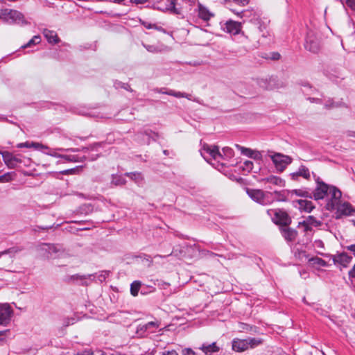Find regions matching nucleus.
Segmentation results:
<instances>
[{
	"label": "nucleus",
	"instance_id": "f257e3e1",
	"mask_svg": "<svg viewBox=\"0 0 355 355\" xmlns=\"http://www.w3.org/2000/svg\"><path fill=\"white\" fill-rule=\"evenodd\" d=\"M230 10L243 19V23L248 21L257 26L260 32H263L270 23L268 17L263 16L262 12L258 9H248L241 11L230 9Z\"/></svg>",
	"mask_w": 355,
	"mask_h": 355
},
{
	"label": "nucleus",
	"instance_id": "f03ea898",
	"mask_svg": "<svg viewBox=\"0 0 355 355\" xmlns=\"http://www.w3.org/2000/svg\"><path fill=\"white\" fill-rule=\"evenodd\" d=\"M0 18L8 24H17L24 26L30 24L26 19L23 13L13 9H0Z\"/></svg>",
	"mask_w": 355,
	"mask_h": 355
},
{
	"label": "nucleus",
	"instance_id": "7ed1b4c3",
	"mask_svg": "<svg viewBox=\"0 0 355 355\" xmlns=\"http://www.w3.org/2000/svg\"><path fill=\"white\" fill-rule=\"evenodd\" d=\"M37 249L40 255L46 259H58L66 255L65 250L60 244L42 243Z\"/></svg>",
	"mask_w": 355,
	"mask_h": 355
},
{
	"label": "nucleus",
	"instance_id": "20e7f679",
	"mask_svg": "<svg viewBox=\"0 0 355 355\" xmlns=\"http://www.w3.org/2000/svg\"><path fill=\"white\" fill-rule=\"evenodd\" d=\"M178 0H158L153 2V7L154 9L160 10L164 12H168L175 15H182V10L177 6Z\"/></svg>",
	"mask_w": 355,
	"mask_h": 355
},
{
	"label": "nucleus",
	"instance_id": "39448f33",
	"mask_svg": "<svg viewBox=\"0 0 355 355\" xmlns=\"http://www.w3.org/2000/svg\"><path fill=\"white\" fill-rule=\"evenodd\" d=\"M267 214L271 218L272 222L277 225L288 226L291 223V218L284 209H268Z\"/></svg>",
	"mask_w": 355,
	"mask_h": 355
},
{
	"label": "nucleus",
	"instance_id": "423d86ee",
	"mask_svg": "<svg viewBox=\"0 0 355 355\" xmlns=\"http://www.w3.org/2000/svg\"><path fill=\"white\" fill-rule=\"evenodd\" d=\"M246 192L251 199L262 205H269L274 201L271 198L272 192H264L261 189H247Z\"/></svg>",
	"mask_w": 355,
	"mask_h": 355
},
{
	"label": "nucleus",
	"instance_id": "0eeeda50",
	"mask_svg": "<svg viewBox=\"0 0 355 355\" xmlns=\"http://www.w3.org/2000/svg\"><path fill=\"white\" fill-rule=\"evenodd\" d=\"M205 150L214 160L223 158V156L227 158H231L234 155V151L231 148L225 147L223 148V154L219 151V148L216 146L206 145L203 147Z\"/></svg>",
	"mask_w": 355,
	"mask_h": 355
},
{
	"label": "nucleus",
	"instance_id": "6e6552de",
	"mask_svg": "<svg viewBox=\"0 0 355 355\" xmlns=\"http://www.w3.org/2000/svg\"><path fill=\"white\" fill-rule=\"evenodd\" d=\"M272 159L275 168L278 171L282 172L288 165L291 164L293 159L288 155L276 153L269 155Z\"/></svg>",
	"mask_w": 355,
	"mask_h": 355
},
{
	"label": "nucleus",
	"instance_id": "1a4fd4ad",
	"mask_svg": "<svg viewBox=\"0 0 355 355\" xmlns=\"http://www.w3.org/2000/svg\"><path fill=\"white\" fill-rule=\"evenodd\" d=\"M314 177L317 186L312 193V196L316 200H322L327 196L331 185L326 184L322 181L319 177H316L315 175H314Z\"/></svg>",
	"mask_w": 355,
	"mask_h": 355
},
{
	"label": "nucleus",
	"instance_id": "9d476101",
	"mask_svg": "<svg viewBox=\"0 0 355 355\" xmlns=\"http://www.w3.org/2000/svg\"><path fill=\"white\" fill-rule=\"evenodd\" d=\"M329 193L331 195V198L327 201L325 208L329 211H332L335 209L336 206L340 201L342 193L337 187L331 186Z\"/></svg>",
	"mask_w": 355,
	"mask_h": 355
},
{
	"label": "nucleus",
	"instance_id": "9b49d317",
	"mask_svg": "<svg viewBox=\"0 0 355 355\" xmlns=\"http://www.w3.org/2000/svg\"><path fill=\"white\" fill-rule=\"evenodd\" d=\"M304 47L306 50L316 53L320 49V42L313 31H309L305 39Z\"/></svg>",
	"mask_w": 355,
	"mask_h": 355
},
{
	"label": "nucleus",
	"instance_id": "f8f14e48",
	"mask_svg": "<svg viewBox=\"0 0 355 355\" xmlns=\"http://www.w3.org/2000/svg\"><path fill=\"white\" fill-rule=\"evenodd\" d=\"M13 310L8 304H0V325L7 326L11 321Z\"/></svg>",
	"mask_w": 355,
	"mask_h": 355
},
{
	"label": "nucleus",
	"instance_id": "ddd939ff",
	"mask_svg": "<svg viewBox=\"0 0 355 355\" xmlns=\"http://www.w3.org/2000/svg\"><path fill=\"white\" fill-rule=\"evenodd\" d=\"M241 23L232 19L227 21L222 26L223 30L231 35H237L241 31Z\"/></svg>",
	"mask_w": 355,
	"mask_h": 355
},
{
	"label": "nucleus",
	"instance_id": "4468645a",
	"mask_svg": "<svg viewBox=\"0 0 355 355\" xmlns=\"http://www.w3.org/2000/svg\"><path fill=\"white\" fill-rule=\"evenodd\" d=\"M2 155L4 163L8 166V168H15L18 164L21 162V160L13 155L8 151L0 152Z\"/></svg>",
	"mask_w": 355,
	"mask_h": 355
},
{
	"label": "nucleus",
	"instance_id": "2eb2a0df",
	"mask_svg": "<svg viewBox=\"0 0 355 355\" xmlns=\"http://www.w3.org/2000/svg\"><path fill=\"white\" fill-rule=\"evenodd\" d=\"M354 212H355V209L353 206L350 203L345 202L338 207L336 212V218L339 219L343 216H350Z\"/></svg>",
	"mask_w": 355,
	"mask_h": 355
},
{
	"label": "nucleus",
	"instance_id": "dca6fc26",
	"mask_svg": "<svg viewBox=\"0 0 355 355\" xmlns=\"http://www.w3.org/2000/svg\"><path fill=\"white\" fill-rule=\"evenodd\" d=\"M94 278L95 276L92 274L83 275L76 274L69 277L70 280L80 286H88Z\"/></svg>",
	"mask_w": 355,
	"mask_h": 355
},
{
	"label": "nucleus",
	"instance_id": "f3484780",
	"mask_svg": "<svg viewBox=\"0 0 355 355\" xmlns=\"http://www.w3.org/2000/svg\"><path fill=\"white\" fill-rule=\"evenodd\" d=\"M159 327V324L156 322H148L146 324H140L137 328V333L144 336L146 333H153V330Z\"/></svg>",
	"mask_w": 355,
	"mask_h": 355
},
{
	"label": "nucleus",
	"instance_id": "a211bd4d",
	"mask_svg": "<svg viewBox=\"0 0 355 355\" xmlns=\"http://www.w3.org/2000/svg\"><path fill=\"white\" fill-rule=\"evenodd\" d=\"M232 348L236 352H243L249 349L247 340L239 338H234L232 340Z\"/></svg>",
	"mask_w": 355,
	"mask_h": 355
},
{
	"label": "nucleus",
	"instance_id": "6ab92c4d",
	"mask_svg": "<svg viewBox=\"0 0 355 355\" xmlns=\"http://www.w3.org/2000/svg\"><path fill=\"white\" fill-rule=\"evenodd\" d=\"M198 16L205 21H208L211 17H214V14L211 12L206 6L198 3Z\"/></svg>",
	"mask_w": 355,
	"mask_h": 355
},
{
	"label": "nucleus",
	"instance_id": "aec40b11",
	"mask_svg": "<svg viewBox=\"0 0 355 355\" xmlns=\"http://www.w3.org/2000/svg\"><path fill=\"white\" fill-rule=\"evenodd\" d=\"M294 206L298 208L301 211H304L307 213H310L314 208L313 202L308 200H297L293 202Z\"/></svg>",
	"mask_w": 355,
	"mask_h": 355
},
{
	"label": "nucleus",
	"instance_id": "412c9836",
	"mask_svg": "<svg viewBox=\"0 0 355 355\" xmlns=\"http://www.w3.org/2000/svg\"><path fill=\"white\" fill-rule=\"evenodd\" d=\"M157 91L159 93L167 94L169 96H173L176 98H186L189 101L198 102V101L197 99H196V98L193 99L192 96L190 94L181 92H176L173 89H168L166 91H162V89H157Z\"/></svg>",
	"mask_w": 355,
	"mask_h": 355
},
{
	"label": "nucleus",
	"instance_id": "4be33fe9",
	"mask_svg": "<svg viewBox=\"0 0 355 355\" xmlns=\"http://www.w3.org/2000/svg\"><path fill=\"white\" fill-rule=\"evenodd\" d=\"M300 176L306 180L310 179V171L306 166L301 165L297 171L291 173V179L295 181L297 180Z\"/></svg>",
	"mask_w": 355,
	"mask_h": 355
},
{
	"label": "nucleus",
	"instance_id": "5701e85b",
	"mask_svg": "<svg viewBox=\"0 0 355 355\" xmlns=\"http://www.w3.org/2000/svg\"><path fill=\"white\" fill-rule=\"evenodd\" d=\"M352 259V257L345 252L334 256L333 257V261L335 264L339 263L343 267H347V266L351 262Z\"/></svg>",
	"mask_w": 355,
	"mask_h": 355
},
{
	"label": "nucleus",
	"instance_id": "b1692460",
	"mask_svg": "<svg viewBox=\"0 0 355 355\" xmlns=\"http://www.w3.org/2000/svg\"><path fill=\"white\" fill-rule=\"evenodd\" d=\"M275 82V80L273 78H266L257 79L258 85L260 87L264 89H268V90L274 89Z\"/></svg>",
	"mask_w": 355,
	"mask_h": 355
},
{
	"label": "nucleus",
	"instance_id": "393cba45",
	"mask_svg": "<svg viewBox=\"0 0 355 355\" xmlns=\"http://www.w3.org/2000/svg\"><path fill=\"white\" fill-rule=\"evenodd\" d=\"M43 35L50 44H55L60 42V38L54 31L46 28L43 31Z\"/></svg>",
	"mask_w": 355,
	"mask_h": 355
},
{
	"label": "nucleus",
	"instance_id": "a878e982",
	"mask_svg": "<svg viewBox=\"0 0 355 355\" xmlns=\"http://www.w3.org/2000/svg\"><path fill=\"white\" fill-rule=\"evenodd\" d=\"M200 349L202 350L205 355H211L213 353L219 352L220 347L216 345V343H212L211 344L202 345Z\"/></svg>",
	"mask_w": 355,
	"mask_h": 355
},
{
	"label": "nucleus",
	"instance_id": "bb28decb",
	"mask_svg": "<svg viewBox=\"0 0 355 355\" xmlns=\"http://www.w3.org/2000/svg\"><path fill=\"white\" fill-rule=\"evenodd\" d=\"M272 195L275 196V198L273 199L274 200L286 202L288 200L289 196L291 195V192L290 190L275 191L272 193Z\"/></svg>",
	"mask_w": 355,
	"mask_h": 355
},
{
	"label": "nucleus",
	"instance_id": "cd10ccee",
	"mask_svg": "<svg viewBox=\"0 0 355 355\" xmlns=\"http://www.w3.org/2000/svg\"><path fill=\"white\" fill-rule=\"evenodd\" d=\"M282 236L288 241H293L297 236V232L292 228H284L282 231Z\"/></svg>",
	"mask_w": 355,
	"mask_h": 355
},
{
	"label": "nucleus",
	"instance_id": "c85d7f7f",
	"mask_svg": "<svg viewBox=\"0 0 355 355\" xmlns=\"http://www.w3.org/2000/svg\"><path fill=\"white\" fill-rule=\"evenodd\" d=\"M263 182L270 183L274 185H278L280 187H284L285 184V181L277 176L270 175L266 178H263L261 180Z\"/></svg>",
	"mask_w": 355,
	"mask_h": 355
},
{
	"label": "nucleus",
	"instance_id": "c756f323",
	"mask_svg": "<svg viewBox=\"0 0 355 355\" xmlns=\"http://www.w3.org/2000/svg\"><path fill=\"white\" fill-rule=\"evenodd\" d=\"M17 147L19 148H34L35 149H37V150H40V149H42V148H45V149H48L49 148L47 146H45L41 144H39V143H37V142H33V141H26V142H23V143H19L17 145Z\"/></svg>",
	"mask_w": 355,
	"mask_h": 355
},
{
	"label": "nucleus",
	"instance_id": "7c9ffc66",
	"mask_svg": "<svg viewBox=\"0 0 355 355\" xmlns=\"http://www.w3.org/2000/svg\"><path fill=\"white\" fill-rule=\"evenodd\" d=\"M58 156L61 157V158H63L67 161L73 162H81L87 159L85 155L80 156L78 155H58Z\"/></svg>",
	"mask_w": 355,
	"mask_h": 355
},
{
	"label": "nucleus",
	"instance_id": "2f4dec72",
	"mask_svg": "<svg viewBox=\"0 0 355 355\" xmlns=\"http://www.w3.org/2000/svg\"><path fill=\"white\" fill-rule=\"evenodd\" d=\"M248 349H254L263 343V339L260 338H248Z\"/></svg>",
	"mask_w": 355,
	"mask_h": 355
},
{
	"label": "nucleus",
	"instance_id": "473e14b6",
	"mask_svg": "<svg viewBox=\"0 0 355 355\" xmlns=\"http://www.w3.org/2000/svg\"><path fill=\"white\" fill-rule=\"evenodd\" d=\"M291 195L295 194L297 196L309 198L311 199L313 198L312 193L306 189H293L291 190Z\"/></svg>",
	"mask_w": 355,
	"mask_h": 355
},
{
	"label": "nucleus",
	"instance_id": "72a5a7b5",
	"mask_svg": "<svg viewBox=\"0 0 355 355\" xmlns=\"http://www.w3.org/2000/svg\"><path fill=\"white\" fill-rule=\"evenodd\" d=\"M141 288V283L140 281H134L130 284V293L132 296L138 295L139 291Z\"/></svg>",
	"mask_w": 355,
	"mask_h": 355
},
{
	"label": "nucleus",
	"instance_id": "f704fd0d",
	"mask_svg": "<svg viewBox=\"0 0 355 355\" xmlns=\"http://www.w3.org/2000/svg\"><path fill=\"white\" fill-rule=\"evenodd\" d=\"M125 175L138 184L141 183L144 180L142 174L139 172L126 173Z\"/></svg>",
	"mask_w": 355,
	"mask_h": 355
},
{
	"label": "nucleus",
	"instance_id": "c9c22d12",
	"mask_svg": "<svg viewBox=\"0 0 355 355\" xmlns=\"http://www.w3.org/2000/svg\"><path fill=\"white\" fill-rule=\"evenodd\" d=\"M309 261L312 265H318L322 267H326L328 266L327 263L324 260L317 257L309 259Z\"/></svg>",
	"mask_w": 355,
	"mask_h": 355
},
{
	"label": "nucleus",
	"instance_id": "e433bc0d",
	"mask_svg": "<svg viewBox=\"0 0 355 355\" xmlns=\"http://www.w3.org/2000/svg\"><path fill=\"white\" fill-rule=\"evenodd\" d=\"M41 42V37L40 35H35L31 40H30L26 44L21 46L22 49H26L31 46L32 45H35L39 44Z\"/></svg>",
	"mask_w": 355,
	"mask_h": 355
},
{
	"label": "nucleus",
	"instance_id": "4c0bfd02",
	"mask_svg": "<svg viewBox=\"0 0 355 355\" xmlns=\"http://www.w3.org/2000/svg\"><path fill=\"white\" fill-rule=\"evenodd\" d=\"M305 220L306 224L314 227H319L322 225V222L317 220L313 216H309Z\"/></svg>",
	"mask_w": 355,
	"mask_h": 355
},
{
	"label": "nucleus",
	"instance_id": "58836bf2",
	"mask_svg": "<svg viewBox=\"0 0 355 355\" xmlns=\"http://www.w3.org/2000/svg\"><path fill=\"white\" fill-rule=\"evenodd\" d=\"M303 86L304 89H303L302 92L305 95L314 94L315 92H317V90L315 89H313L309 83H305Z\"/></svg>",
	"mask_w": 355,
	"mask_h": 355
},
{
	"label": "nucleus",
	"instance_id": "ea45409f",
	"mask_svg": "<svg viewBox=\"0 0 355 355\" xmlns=\"http://www.w3.org/2000/svg\"><path fill=\"white\" fill-rule=\"evenodd\" d=\"M236 146L241 150V152L243 155H246L248 156V157L250 158V157L252 156V154L254 151V150H252L250 148H245V147H243V146H241L238 144L236 145Z\"/></svg>",
	"mask_w": 355,
	"mask_h": 355
},
{
	"label": "nucleus",
	"instance_id": "a19ab883",
	"mask_svg": "<svg viewBox=\"0 0 355 355\" xmlns=\"http://www.w3.org/2000/svg\"><path fill=\"white\" fill-rule=\"evenodd\" d=\"M125 182V178L122 176H114L112 180V183L114 185H123Z\"/></svg>",
	"mask_w": 355,
	"mask_h": 355
},
{
	"label": "nucleus",
	"instance_id": "79ce46f5",
	"mask_svg": "<svg viewBox=\"0 0 355 355\" xmlns=\"http://www.w3.org/2000/svg\"><path fill=\"white\" fill-rule=\"evenodd\" d=\"M114 86L116 88H123L125 90L132 92L130 86L128 83H124L120 81H115L114 83Z\"/></svg>",
	"mask_w": 355,
	"mask_h": 355
},
{
	"label": "nucleus",
	"instance_id": "37998d69",
	"mask_svg": "<svg viewBox=\"0 0 355 355\" xmlns=\"http://www.w3.org/2000/svg\"><path fill=\"white\" fill-rule=\"evenodd\" d=\"M19 250L16 248H10L8 250L0 252V257L4 254H10V257H12Z\"/></svg>",
	"mask_w": 355,
	"mask_h": 355
},
{
	"label": "nucleus",
	"instance_id": "c03bdc74",
	"mask_svg": "<svg viewBox=\"0 0 355 355\" xmlns=\"http://www.w3.org/2000/svg\"><path fill=\"white\" fill-rule=\"evenodd\" d=\"M242 329L246 331L249 332H254L256 333L257 331V327L256 326H252L248 324H242Z\"/></svg>",
	"mask_w": 355,
	"mask_h": 355
},
{
	"label": "nucleus",
	"instance_id": "a18cd8bd",
	"mask_svg": "<svg viewBox=\"0 0 355 355\" xmlns=\"http://www.w3.org/2000/svg\"><path fill=\"white\" fill-rule=\"evenodd\" d=\"M109 275H110V271L103 270V271H101V273L98 274L96 277L98 281H100L101 282H103V281H105L106 279V278L109 276Z\"/></svg>",
	"mask_w": 355,
	"mask_h": 355
},
{
	"label": "nucleus",
	"instance_id": "49530a36",
	"mask_svg": "<svg viewBox=\"0 0 355 355\" xmlns=\"http://www.w3.org/2000/svg\"><path fill=\"white\" fill-rule=\"evenodd\" d=\"M143 135L148 137V141H147L148 144H150V139L153 138V136H152L153 135L157 137H158V134L153 132L151 130H146L144 132Z\"/></svg>",
	"mask_w": 355,
	"mask_h": 355
},
{
	"label": "nucleus",
	"instance_id": "de8ad7c7",
	"mask_svg": "<svg viewBox=\"0 0 355 355\" xmlns=\"http://www.w3.org/2000/svg\"><path fill=\"white\" fill-rule=\"evenodd\" d=\"M253 167V163L251 161H245L243 163V166H242L243 171H246L248 172H250L252 171Z\"/></svg>",
	"mask_w": 355,
	"mask_h": 355
},
{
	"label": "nucleus",
	"instance_id": "09e8293b",
	"mask_svg": "<svg viewBox=\"0 0 355 355\" xmlns=\"http://www.w3.org/2000/svg\"><path fill=\"white\" fill-rule=\"evenodd\" d=\"M12 180V173H6L2 175H0V182H6Z\"/></svg>",
	"mask_w": 355,
	"mask_h": 355
},
{
	"label": "nucleus",
	"instance_id": "8fccbe9b",
	"mask_svg": "<svg viewBox=\"0 0 355 355\" xmlns=\"http://www.w3.org/2000/svg\"><path fill=\"white\" fill-rule=\"evenodd\" d=\"M76 322V318H66L63 320V327H68L71 324H73Z\"/></svg>",
	"mask_w": 355,
	"mask_h": 355
},
{
	"label": "nucleus",
	"instance_id": "3c124183",
	"mask_svg": "<svg viewBox=\"0 0 355 355\" xmlns=\"http://www.w3.org/2000/svg\"><path fill=\"white\" fill-rule=\"evenodd\" d=\"M250 158H252L255 160H261L262 158V155L259 151L254 150Z\"/></svg>",
	"mask_w": 355,
	"mask_h": 355
},
{
	"label": "nucleus",
	"instance_id": "603ef678",
	"mask_svg": "<svg viewBox=\"0 0 355 355\" xmlns=\"http://www.w3.org/2000/svg\"><path fill=\"white\" fill-rule=\"evenodd\" d=\"M300 225L304 227V232H309L312 230V228L311 227V225L306 224V220L300 222L299 225Z\"/></svg>",
	"mask_w": 355,
	"mask_h": 355
},
{
	"label": "nucleus",
	"instance_id": "864d4df0",
	"mask_svg": "<svg viewBox=\"0 0 355 355\" xmlns=\"http://www.w3.org/2000/svg\"><path fill=\"white\" fill-rule=\"evenodd\" d=\"M182 355H196V352L190 348H185L182 350Z\"/></svg>",
	"mask_w": 355,
	"mask_h": 355
},
{
	"label": "nucleus",
	"instance_id": "5fc2aeb1",
	"mask_svg": "<svg viewBox=\"0 0 355 355\" xmlns=\"http://www.w3.org/2000/svg\"><path fill=\"white\" fill-rule=\"evenodd\" d=\"M314 246L317 248H324V243L322 242V241L318 239V240H315L314 241Z\"/></svg>",
	"mask_w": 355,
	"mask_h": 355
},
{
	"label": "nucleus",
	"instance_id": "6e6d98bb",
	"mask_svg": "<svg viewBox=\"0 0 355 355\" xmlns=\"http://www.w3.org/2000/svg\"><path fill=\"white\" fill-rule=\"evenodd\" d=\"M346 3L351 9L355 10V0H346Z\"/></svg>",
	"mask_w": 355,
	"mask_h": 355
},
{
	"label": "nucleus",
	"instance_id": "4d7b16f0",
	"mask_svg": "<svg viewBox=\"0 0 355 355\" xmlns=\"http://www.w3.org/2000/svg\"><path fill=\"white\" fill-rule=\"evenodd\" d=\"M307 100H309L311 103H322V99L319 98L308 97Z\"/></svg>",
	"mask_w": 355,
	"mask_h": 355
},
{
	"label": "nucleus",
	"instance_id": "13d9d810",
	"mask_svg": "<svg viewBox=\"0 0 355 355\" xmlns=\"http://www.w3.org/2000/svg\"><path fill=\"white\" fill-rule=\"evenodd\" d=\"M162 355H179L175 350L164 351L162 352Z\"/></svg>",
	"mask_w": 355,
	"mask_h": 355
},
{
	"label": "nucleus",
	"instance_id": "bf43d9fd",
	"mask_svg": "<svg viewBox=\"0 0 355 355\" xmlns=\"http://www.w3.org/2000/svg\"><path fill=\"white\" fill-rule=\"evenodd\" d=\"M141 24L145 26L147 29H151L155 27V24H152L146 21H142Z\"/></svg>",
	"mask_w": 355,
	"mask_h": 355
},
{
	"label": "nucleus",
	"instance_id": "052dcab7",
	"mask_svg": "<svg viewBox=\"0 0 355 355\" xmlns=\"http://www.w3.org/2000/svg\"><path fill=\"white\" fill-rule=\"evenodd\" d=\"M346 249L350 251L355 257V243L346 246Z\"/></svg>",
	"mask_w": 355,
	"mask_h": 355
},
{
	"label": "nucleus",
	"instance_id": "680f3d73",
	"mask_svg": "<svg viewBox=\"0 0 355 355\" xmlns=\"http://www.w3.org/2000/svg\"><path fill=\"white\" fill-rule=\"evenodd\" d=\"M349 278H355V264L353 268L349 271Z\"/></svg>",
	"mask_w": 355,
	"mask_h": 355
},
{
	"label": "nucleus",
	"instance_id": "e2e57ef3",
	"mask_svg": "<svg viewBox=\"0 0 355 355\" xmlns=\"http://www.w3.org/2000/svg\"><path fill=\"white\" fill-rule=\"evenodd\" d=\"M40 230H49L50 229H52L54 227V225H50V226H38L37 227Z\"/></svg>",
	"mask_w": 355,
	"mask_h": 355
},
{
	"label": "nucleus",
	"instance_id": "0e129e2a",
	"mask_svg": "<svg viewBox=\"0 0 355 355\" xmlns=\"http://www.w3.org/2000/svg\"><path fill=\"white\" fill-rule=\"evenodd\" d=\"M132 3L139 4V3H144L145 2H150V0H130Z\"/></svg>",
	"mask_w": 355,
	"mask_h": 355
},
{
	"label": "nucleus",
	"instance_id": "69168bd1",
	"mask_svg": "<svg viewBox=\"0 0 355 355\" xmlns=\"http://www.w3.org/2000/svg\"><path fill=\"white\" fill-rule=\"evenodd\" d=\"M280 58V54L279 53H272V56L271 57L272 60H277Z\"/></svg>",
	"mask_w": 355,
	"mask_h": 355
},
{
	"label": "nucleus",
	"instance_id": "338daca9",
	"mask_svg": "<svg viewBox=\"0 0 355 355\" xmlns=\"http://www.w3.org/2000/svg\"><path fill=\"white\" fill-rule=\"evenodd\" d=\"M347 136L349 137H355V132L349 130L347 132Z\"/></svg>",
	"mask_w": 355,
	"mask_h": 355
},
{
	"label": "nucleus",
	"instance_id": "774afa93",
	"mask_svg": "<svg viewBox=\"0 0 355 355\" xmlns=\"http://www.w3.org/2000/svg\"><path fill=\"white\" fill-rule=\"evenodd\" d=\"M73 171H74V169H69V170L64 171L62 172V173L63 174H69V173H72Z\"/></svg>",
	"mask_w": 355,
	"mask_h": 355
}]
</instances>
